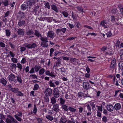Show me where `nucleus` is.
<instances>
[{
  "label": "nucleus",
  "instance_id": "423d86ee",
  "mask_svg": "<svg viewBox=\"0 0 123 123\" xmlns=\"http://www.w3.org/2000/svg\"><path fill=\"white\" fill-rule=\"evenodd\" d=\"M17 79H16L14 80V82L15 83H17V82L20 84H21L22 82V79L20 75H18L16 76Z\"/></svg>",
  "mask_w": 123,
  "mask_h": 123
},
{
  "label": "nucleus",
  "instance_id": "aec40b11",
  "mask_svg": "<svg viewBox=\"0 0 123 123\" xmlns=\"http://www.w3.org/2000/svg\"><path fill=\"white\" fill-rule=\"evenodd\" d=\"M90 105L92 107V109L93 111H94L96 110L95 102H92L90 103Z\"/></svg>",
  "mask_w": 123,
  "mask_h": 123
},
{
  "label": "nucleus",
  "instance_id": "37998d69",
  "mask_svg": "<svg viewBox=\"0 0 123 123\" xmlns=\"http://www.w3.org/2000/svg\"><path fill=\"white\" fill-rule=\"evenodd\" d=\"M102 121L104 123H105L107 122V118L105 116H104L102 118Z\"/></svg>",
  "mask_w": 123,
  "mask_h": 123
},
{
  "label": "nucleus",
  "instance_id": "cd10ccee",
  "mask_svg": "<svg viewBox=\"0 0 123 123\" xmlns=\"http://www.w3.org/2000/svg\"><path fill=\"white\" fill-rule=\"evenodd\" d=\"M120 55V58L121 60H123V49H121L119 52Z\"/></svg>",
  "mask_w": 123,
  "mask_h": 123
},
{
  "label": "nucleus",
  "instance_id": "3c124183",
  "mask_svg": "<svg viewBox=\"0 0 123 123\" xmlns=\"http://www.w3.org/2000/svg\"><path fill=\"white\" fill-rule=\"evenodd\" d=\"M11 60L14 63H16L18 62L16 58L13 57L12 58Z\"/></svg>",
  "mask_w": 123,
  "mask_h": 123
},
{
  "label": "nucleus",
  "instance_id": "f8f14e48",
  "mask_svg": "<svg viewBox=\"0 0 123 123\" xmlns=\"http://www.w3.org/2000/svg\"><path fill=\"white\" fill-rule=\"evenodd\" d=\"M114 109L116 111L120 110L121 108L120 104L119 103L116 104L114 106Z\"/></svg>",
  "mask_w": 123,
  "mask_h": 123
},
{
  "label": "nucleus",
  "instance_id": "f03ea898",
  "mask_svg": "<svg viewBox=\"0 0 123 123\" xmlns=\"http://www.w3.org/2000/svg\"><path fill=\"white\" fill-rule=\"evenodd\" d=\"M83 88L86 90L92 88L90 86V84L88 82H84L83 83Z\"/></svg>",
  "mask_w": 123,
  "mask_h": 123
},
{
  "label": "nucleus",
  "instance_id": "0eeeda50",
  "mask_svg": "<svg viewBox=\"0 0 123 123\" xmlns=\"http://www.w3.org/2000/svg\"><path fill=\"white\" fill-rule=\"evenodd\" d=\"M35 2V0H29L27 1L26 4L28 7H29V8L30 9L31 8V6L32 4L34 3Z\"/></svg>",
  "mask_w": 123,
  "mask_h": 123
},
{
  "label": "nucleus",
  "instance_id": "473e14b6",
  "mask_svg": "<svg viewBox=\"0 0 123 123\" xmlns=\"http://www.w3.org/2000/svg\"><path fill=\"white\" fill-rule=\"evenodd\" d=\"M6 35L7 37L11 35V32L9 30L7 29L5 30Z\"/></svg>",
  "mask_w": 123,
  "mask_h": 123
},
{
  "label": "nucleus",
  "instance_id": "a211bd4d",
  "mask_svg": "<svg viewBox=\"0 0 123 123\" xmlns=\"http://www.w3.org/2000/svg\"><path fill=\"white\" fill-rule=\"evenodd\" d=\"M25 24V21L22 19H20L19 21L18 22V25L19 26H21L24 25Z\"/></svg>",
  "mask_w": 123,
  "mask_h": 123
},
{
  "label": "nucleus",
  "instance_id": "ddd939ff",
  "mask_svg": "<svg viewBox=\"0 0 123 123\" xmlns=\"http://www.w3.org/2000/svg\"><path fill=\"white\" fill-rule=\"evenodd\" d=\"M106 108L107 110L110 112L113 111L114 109V107L111 105H107Z\"/></svg>",
  "mask_w": 123,
  "mask_h": 123
},
{
  "label": "nucleus",
  "instance_id": "b1692460",
  "mask_svg": "<svg viewBox=\"0 0 123 123\" xmlns=\"http://www.w3.org/2000/svg\"><path fill=\"white\" fill-rule=\"evenodd\" d=\"M19 17L21 18H25V15L24 12H21L20 11L19 12Z\"/></svg>",
  "mask_w": 123,
  "mask_h": 123
},
{
  "label": "nucleus",
  "instance_id": "0e129e2a",
  "mask_svg": "<svg viewBox=\"0 0 123 123\" xmlns=\"http://www.w3.org/2000/svg\"><path fill=\"white\" fill-rule=\"evenodd\" d=\"M59 69L62 72V73L63 72L65 73L66 71L65 70V68L63 67L60 68Z\"/></svg>",
  "mask_w": 123,
  "mask_h": 123
},
{
  "label": "nucleus",
  "instance_id": "774afa93",
  "mask_svg": "<svg viewBox=\"0 0 123 123\" xmlns=\"http://www.w3.org/2000/svg\"><path fill=\"white\" fill-rule=\"evenodd\" d=\"M116 65L114 64L111 63L110 67L112 69H114L116 67Z\"/></svg>",
  "mask_w": 123,
  "mask_h": 123
},
{
  "label": "nucleus",
  "instance_id": "5701e85b",
  "mask_svg": "<svg viewBox=\"0 0 123 123\" xmlns=\"http://www.w3.org/2000/svg\"><path fill=\"white\" fill-rule=\"evenodd\" d=\"M35 32L34 34L37 37H39L40 36L41 37V36H42L41 34H40V32L38 30H35Z\"/></svg>",
  "mask_w": 123,
  "mask_h": 123
},
{
  "label": "nucleus",
  "instance_id": "2eb2a0df",
  "mask_svg": "<svg viewBox=\"0 0 123 123\" xmlns=\"http://www.w3.org/2000/svg\"><path fill=\"white\" fill-rule=\"evenodd\" d=\"M53 109L54 111L56 112L59 111L60 110L59 109V105L57 104H56L54 105Z\"/></svg>",
  "mask_w": 123,
  "mask_h": 123
},
{
  "label": "nucleus",
  "instance_id": "79ce46f5",
  "mask_svg": "<svg viewBox=\"0 0 123 123\" xmlns=\"http://www.w3.org/2000/svg\"><path fill=\"white\" fill-rule=\"evenodd\" d=\"M84 94L81 92H79L78 94V96L80 97H82L83 96H84Z\"/></svg>",
  "mask_w": 123,
  "mask_h": 123
},
{
  "label": "nucleus",
  "instance_id": "2f4dec72",
  "mask_svg": "<svg viewBox=\"0 0 123 123\" xmlns=\"http://www.w3.org/2000/svg\"><path fill=\"white\" fill-rule=\"evenodd\" d=\"M34 69L36 72H38L41 68V67L39 65H36L34 67Z\"/></svg>",
  "mask_w": 123,
  "mask_h": 123
},
{
  "label": "nucleus",
  "instance_id": "a878e982",
  "mask_svg": "<svg viewBox=\"0 0 123 123\" xmlns=\"http://www.w3.org/2000/svg\"><path fill=\"white\" fill-rule=\"evenodd\" d=\"M60 99V104L61 105H63L64 104L65 101L64 99H63L62 98H59L58 100Z\"/></svg>",
  "mask_w": 123,
  "mask_h": 123
},
{
  "label": "nucleus",
  "instance_id": "4468645a",
  "mask_svg": "<svg viewBox=\"0 0 123 123\" xmlns=\"http://www.w3.org/2000/svg\"><path fill=\"white\" fill-rule=\"evenodd\" d=\"M25 33L27 35L30 36L33 34L34 33V31L32 29H28V30H26Z\"/></svg>",
  "mask_w": 123,
  "mask_h": 123
},
{
  "label": "nucleus",
  "instance_id": "f3484780",
  "mask_svg": "<svg viewBox=\"0 0 123 123\" xmlns=\"http://www.w3.org/2000/svg\"><path fill=\"white\" fill-rule=\"evenodd\" d=\"M0 81L4 86H5L7 82V81L3 78L0 79Z\"/></svg>",
  "mask_w": 123,
  "mask_h": 123
},
{
  "label": "nucleus",
  "instance_id": "5fc2aeb1",
  "mask_svg": "<svg viewBox=\"0 0 123 123\" xmlns=\"http://www.w3.org/2000/svg\"><path fill=\"white\" fill-rule=\"evenodd\" d=\"M49 84L50 86L51 87H55V86L54 83H53L51 81H50L49 82Z\"/></svg>",
  "mask_w": 123,
  "mask_h": 123
},
{
  "label": "nucleus",
  "instance_id": "ea45409f",
  "mask_svg": "<svg viewBox=\"0 0 123 123\" xmlns=\"http://www.w3.org/2000/svg\"><path fill=\"white\" fill-rule=\"evenodd\" d=\"M11 90L12 92L14 93H17L18 90V89L17 88L11 89Z\"/></svg>",
  "mask_w": 123,
  "mask_h": 123
},
{
  "label": "nucleus",
  "instance_id": "e2e57ef3",
  "mask_svg": "<svg viewBox=\"0 0 123 123\" xmlns=\"http://www.w3.org/2000/svg\"><path fill=\"white\" fill-rule=\"evenodd\" d=\"M20 51L21 52H22L25 51L26 49V48L24 47H21Z\"/></svg>",
  "mask_w": 123,
  "mask_h": 123
},
{
  "label": "nucleus",
  "instance_id": "6e6552de",
  "mask_svg": "<svg viewBox=\"0 0 123 123\" xmlns=\"http://www.w3.org/2000/svg\"><path fill=\"white\" fill-rule=\"evenodd\" d=\"M33 10L35 12V15H37L39 14V6L38 5H37V6H35L34 8L33 9Z\"/></svg>",
  "mask_w": 123,
  "mask_h": 123
},
{
  "label": "nucleus",
  "instance_id": "bf43d9fd",
  "mask_svg": "<svg viewBox=\"0 0 123 123\" xmlns=\"http://www.w3.org/2000/svg\"><path fill=\"white\" fill-rule=\"evenodd\" d=\"M10 66L12 68H16L17 67V66L16 65L13 63H11Z\"/></svg>",
  "mask_w": 123,
  "mask_h": 123
},
{
  "label": "nucleus",
  "instance_id": "dca6fc26",
  "mask_svg": "<svg viewBox=\"0 0 123 123\" xmlns=\"http://www.w3.org/2000/svg\"><path fill=\"white\" fill-rule=\"evenodd\" d=\"M40 37V40L42 41H43L42 43H46L48 42V39L47 38L48 37H43L42 36H41Z\"/></svg>",
  "mask_w": 123,
  "mask_h": 123
},
{
  "label": "nucleus",
  "instance_id": "9d476101",
  "mask_svg": "<svg viewBox=\"0 0 123 123\" xmlns=\"http://www.w3.org/2000/svg\"><path fill=\"white\" fill-rule=\"evenodd\" d=\"M108 23L106 21L104 20L101 22L100 25L103 26L104 28H107L109 27V26L107 24Z\"/></svg>",
  "mask_w": 123,
  "mask_h": 123
},
{
  "label": "nucleus",
  "instance_id": "e433bc0d",
  "mask_svg": "<svg viewBox=\"0 0 123 123\" xmlns=\"http://www.w3.org/2000/svg\"><path fill=\"white\" fill-rule=\"evenodd\" d=\"M68 109L71 112H74L76 111V109L75 108L71 107H69L68 108Z\"/></svg>",
  "mask_w": 123,
  "mask_h": 123
},
{
  "label": "nucleus",
  "instance_id": "393cba45",
  "mask_svg": "<svg viewBox=\"0 0 123 123\" xmlns=\"http://www.w3.org/2000/svg\"><path fill=\"white\" fill-rule=\"evenodd\" d=\"M118 67L121 69H123V62H120L118 63Z\"/></svg>",
  "mask_w": 123,
  "mask_h": 123
},
{
  "label": "nucleus",
  "instance_id": "6ab92c4d",
  "mask_svg": "<svg viewBox=\"0 0 123 123\" xmlns=\"http://www.w3.org/2000/svg\"><path fill=\"white\" fill-rule=\"evenodd\" d=\"M24 32L23 30L21 29H18L17 31L18 34L20 35H24Z\"/></svg>",
  "mask_w": 123,
  "mask_h": 123
},
{
  "label": "nucleus",
  "instance_id": "4be33fe9",
  "mask_svg": "<svg viewBox=\"0 0 123 123\" xmlns=\"http://www.w3.org/2000/svg\"><path fill=\"white\" fill-rule=\"evenodd\" d=\"M51 7H52V9L57 12H58L57 8L56 5H52L51 6Z\"/></svg>",
  "mask_w": 123,
  "mask_h": 123
},
{
  "label": "nucleus",
  "instance_id": "4d7b16f0",
  "mask_svg": "<svg viewBox=\"0 0 123 123\" xmlns=\"http://www.w3.org/2000/svg\"><path fill=\"white\" fill-rule=\"evenodd\" d=\"M30 77H32L33 79H34L36 78V79H37V76L36 74H31L30 75Z\"/></svg>",
  "mask_w": 123,
  "mask_h": 123
},
{
  "label": "nucleus",
  "instance_id": "69168bd1",
  "mask_svg": "<svg viewBox=\"0 0 123 123\" xmlns=\"http://www.w3.org/2000/svg\"><path fill=\"white\" fill-rule=\"evenodd\" d=\"M8 1L7 0H5L3 3V4L4 5V6H8Z\"/></svg>",
  "mask_w": 123,
  "mask_h": 123
},
{
  "label": "nucleus",
  "instance_id": "bb28decb",
  "mask_svg": "<svg viewBox=\"0 0 123 123\" xmlns=\"http://www.w3.org/2000/svg\"><path fill=\"white\" fill-rule=\"evenodd\" d=\"M61 13L65 17H67L68 16L69 14L68 13L65 11H62Z\"/></svg>",
  "mask_w": 123,
  "mask_h": 123
},
{
  "label": "nucleus",
  "instance_id": "f257e3e1",
  "mask_svg": "<svg viewBox=\"0 0 123 123\" xmlns=\"http://www.w3.org/2000/svg\"><path fill=\"white\" fill-rule=\"evenodd\" d=\"M7 117L9 118L6 119V122L7 123H18V122L13 118L12 117L9 115H7Z\"/></svg>",
  "mask_w": 123,
  "mask_h": 123
},
{
  "label": "nucleus",
  "instance_id": "052dcab7",
  "mask_svg": "<svg viewBox=\"0 0 123 123\" xmlns=\"http://www.w3.org/2000/svg\"><path fill=\"white\" fill-rule=\"evenodd\" d=\"M97 107H98V109L99 111L101 112L102 111L103 107L102 105L100 106H97Z\"/></svg>",
  "mask_w": 123,
  "mask_h": 123
},
{
  "label": "nucleus",
  "instance_id": "6e6d98bb",
  "mask_svg": "<svg viewBox=\"0 0 123 123\" xmlns=\"http://www.w3.org/2000/svg\"><path fill=\"white\" fill-rule=\"evenodd\" d=\"M17 67L19 68L20 69V70H21V69H22V66L19 63H18L17 64Z\"/></svg>",
  "mask_w": 123,
  "mask_h": 123
},
{
  "label": "nucleus",
  "instance_id": "13d9d810",
  "mask_svg": "<svg viewBox=\"0 0 123 123\" xmlns=\"http://www.w3.org/2000/svg\"><path fill=\"white\" fill-rule=\"evenodd\" d=\"M37 110V109L36 107V106L35 105H34L33 111V112L35 114H36Z\"/></svg>",
  "mask_w": 123,
  "mask_h": 123
},
{
  "label": "nucleus",
  "instance_id": "09e8293b",
  "mask_svg": "<svg viewBox=\"0 0 123 123\" xmlns=\"http://www.w3.org/2000/svg\"><path fill=\"white\" fill-rule=\"evenodd\" d=\"M14 117L16 118V119L19 121L21 122L22 120V119L20 117L17 116H16V115H14Z\"/></svg>",
  "mask_w": 123,
  "mask_h": 123
},
{
  "label": "nucleus",
  "instance_id": "f704fd0d",
  "mask_svg": "<svg viewBox=\"0 0 123 123\" xmlns=\"http://www.w3.org/2000/svg\"><path fill=\"white\" fill-rule=\"evenodd\" d=\"M67 121V120L66 118L63 117H62L60 120V122H61L62 123H65Z\"/></svg>",
  "mask_w": 123,
  "mask_h": 123
},
{
  "label": "nucleus",
  "instance_id": "412c9836",
  "mask_svg": "<svg viewBox=\"0 0 123 123\" xmlns=\"http://www.w3.org/2000/svg\"><path fill=\"white\" fill-rule=\"evenodd\" d=\"M29 7L27 5V4H23L21 6V9L23 10H25L27 8Z\"/></svg>",
  "mask_w": 123,
  "mask_h": 123
},
{
  "label": "nucleus",
  "instance_id": "680f3d73",
  "mask_svg": "<svg viewBox=\"0 0 123 123\" xmlns=\"http://www.w3.org/2000/svg\"><path fill=\"white\" fill-rule=\"evenodd\" d=\"M111 64H116V60L115 58H113L112 60V61H111Z\"/></svg>",
  "mask_w": 123,
  "mask_h": 123
},
{
  "label": "nucleus",
  "instance_id": "603ef678",
  "mask_svg": "<svg viewBox=\"0 0 123 123\" xmlns=\"http://www.w3.org/2000/svg\"><path fill=\"white\" fill-rule=\"evenodd\" d=\"M39 88V86L37 84H36L34 85L33 90L34 91L37 90Z\"/></svg>",
  "mask_w": 123,
  "mask_h": 123
},
{
  "label": "nucleus",
  "instance_id": "c756f323",
  "mask_svg": "<svg viewBox=\"0 0 123 123\" xmlns=\"http://www.w3.org/2000/svg\"><path fill=\"white\" fill-rule=\"evenodd\" d=\"M46 118L47 119L51 121H52L53 119L52 116L49 115H47L46 117Z\"/></svg>",
  "mask_w": 123,
  "mask_h": 123
},
{
  "label": "nucleus",
  "instance_id": "c03bdc74",
  "mask_svg": "<svg viewBox=\"0 0 123 123\" xmlns=\"http://www.w3.org/2000/svg\"><path fill=\"white\" fill-rule=\"evenodd\" d=\"M62 108L65 111H67L68 110V106L64 104L62 105Z\"/></svg>",
  "mask_w": 123,
  "mask_h": 123
},
{
  "label": "nucleus",
  "instance_id": "39448f33",
  "mask_svg": "<svg viewBox=\"0 0 123 123\" xmlns=\"http://www.w3.org/2000/svg\"><path fill=\"white\" fill-rule=\"evenodd\" d=\"M55 36V33L53 31H49L48 33L47 37L53 38Z\"/></svg>",
  "mask_w": 123,
  "mask_h": 123
},
{
  "label": "nucleus",
  "instance_id": "7ed1b4c3",
  "mask_svg": "<svg viewBox=\"0 0 123 123\" xmlns=\"http://www.w3.org/2000/svg\"><path fill=\"white\" fill-rule=\"evenodd\" d=\"M59 91L57 88H55L53 90V95L54 97L55 98H58L59 97Z\"/></svg>",
  "mask_w": 123,
  "mask_h": 123
},
{
  "label": "nucleus",
  "instance_id": "de8ad7c7",
  "mask_svg": "<svg viewBox=\"0 0 123 123\" xmlns=\"http://www.w3.org/2000/svg\"><path fill=\"white\" fill-rule=\"evenodd\" d=\"M87 109L88 110V112H91V108L89 104H87L86 105Z\"/></svg>",
  "mask_w": 123,
  "mask_h": 123
},
{
  "label": "nucleus",
  "instance_id": "58836bf2",
  "mask_svg": "<svg viewBox=\"0 0 123 123\" xmlns=\"http://www.w3.org/2000/svg\"><path fill=\"white\" fill-rule=\"evenodd\" d=\"M40 45L42 47H43L46 48L48 46V44L42 42L41 43Z\"/></svg>",
  "mask_w": 123,
  "mask_h": 123
},
{
  "label": "nucleus",
  "instance_id": "9b49d317",
  "mask_svg": "<svg viewBox=\"0 0 123 123\" xmlns=\"http://www.w3.org/2000/svg\"><path fill=\"white\" fill-rule=\"evenodd\" d=\"M9 80L11 81H13L15 80V76L13 74H10L8 76Z\"/></svg>",
  "mask_w": 123,
  "mask_h": 123
},
{
  "label": "nucleus",
  "instance_id": "c85d7f7f",
  "mask_svg": "<svg viewBox=\"0 0 123 123\" xmlns=\"http://www.w3.org/2000/svg\"><path fill=\"white\" fill-rule=\"evenodd\" d=\"M51 102L53 105L56 102V101L54 97H52L51 99Z\"/></svg>",
  "mask_w": 123,
  "mask_h": 123
},
{
  "label": "nucleus",
  "instance_id": "a18cd8bd",
  "mask_svg": "<svg viewBox=\"0 0 123 123\" xmlns=\"http://www.w3.org/2000/svg\"><path fill=\"white\" fill-rule=\"evenodd\" d=\"M70 61L71 62H76L78 61V59L73 58H71L70 59Z\"/></svg>",
  "mask_w": 123,
  "mask_h": 123
},
{
  "label": "nucleus",
  "instance_id": "864d4df0",
  "mask_svg": "<svg viewBox=\"0 0 123 123\" xmlns=\"http://www.w3.org/2000/svg\"><path fill=\"white\" fill-rule=\"evenodd\" d=\"M17 92V93H18V96H24L23 94L21 93L20 91H19L18 90Z\"/></svg>",
  "mask_w": 123,
  "mask_h": 123
},
{
  "label": "nucleus",
  "instance_id": "a19ab883",
  "mask_svg": "<svg viewBox=\"0 0 123 123\" xmlns=\"http://www.w3.org/2000/svg\"><path fill=\"white\" fill-rule=\"evenodd\" d=\"M78 109L79 110V112L80 114V115H82V112L83 111V108L82 107H81L78 108Z\"/></svg>",
  "mask_w": 123,
  "mask_h": 123
},
{
  "label": "nucleus",
  "instance_id": "72a5a7b5",
  "mask_svg": "<svg viewBox=\"0 0 123 123\" xmlns=\"http://www.w3.org/2000/svg\"><path fill=\"white\" fill-rule=\"evenodd\" d=\"M61 60L60 58L59 59H58L57 61L56 62V66H60V65H61Z\"/></svg>",
  "mask_w": 123,
  "mask_h": 123
},
{
  "label": "nucleus",
  "instance_id": "1a4fd4ad",
  "mask_svg": "<svg viewBox=\"0 0 123 123\" xmlns=\"http://www.w3.org/2000/svg\"><path fill=\"white\" fill-rule=\"evenodd\" d=\"M37 45L35 43H33L32 44H28L26 46L27 48L28 49L32 48H35V47H37Z\"/></svg>",
  "mask_w": 123,
  "mask_h": 123
},
{
  "label": "nucleus",
  "instance_id": "7c9ffc66",
  "mask_svg": "<svg viewBox=\"0 0 123 123\" xmlns=\"http://www.w3.org/2000/svg\"><path fill=\"white\" fill-rule=\"evenodd\" d=\"M76 8L77 9V10L79 11L82 12H84L83 11L84 9L81 6H77L76 7Z\"/></svg>",
  "mask_w": 123,
  "mask_h": 123
},
{
  "label": "nucleus",
  "instance_id": "338daca9",
  "mask_svg": "<svg viewBox=\"0 0 123 123\" xmlns=\"http://www.w3.org/2000/svg\"><path fill=\"white\" fill-rule=\"evenodd\" d=\"M46 97H44V100L46 102H48L49 101V98Z\"/></svg>",
  "mask_w": 123,
  "mask_h": 123
},
{
  "label": "nucleus",
  "instance_id": "c9c22d12",
  "mask_svg": "<svg viewBox=\"0 0 123 123\" xmlns=\"http://www.w3.org/2000/svg\"><path fill=\"white\" fill-rule=\"evenodd\" d=\"M45 72V69L44 68H42L40 69L39 72L40 75L43 74Z\"/></svg>",
  "mask_w": 123,
  "mask_h": 123
},
{
  "label": "nucleus",
  "instance_id": "8fccbe9b",
  "mask_svg": "<svg viewBox=\"0 0 123 123\" xmlns=\"http://www.w3.org/2000/svg\"><path fill=\"white\" fill-rule=\"evenodd\" d=\"M120 42L119 40H118L117 41L116 43L115 44V46L117 47H118L119 48L120 47Z\"/></svg>",
  "mask_w": 123,
  "mask_h": 123
},
{
  "label": "nucleus",
  "instance_id": "20e7f679",
  "mask_svg": "<svg viewBox=\"0 0 123 123\" xmlns=\"http://www.w3.org/2000/svg\"><path fill=\"white\" fill-rule=\"evenodd\" d=\"M52 92V89L49 88H47L45 92V94L46 96H50Z\"/></svg>",
  "mask_w": 123,
  "mask_h": 123
},
{
  "label": "nucleus",
  "instance_id": "49530a36",
  "mask_svg": "<svg viewBox=\"0 0 123 123\" xmlns=\"http://www.w3.org/2000/svg\"><path fill=\"white\" fill-rule=\"evenodd\" d=\"M46 18L47 20V21L49 22H51L52 21V18H53V17H46Z\"/></svg>",
  "mask_w": 123,
  "mask_h": 123
},
{
  "label": "nucleus",
  "instance_id": "4c0bfd02",
  "mask_svg": "<svg viewBox=\"0 0 123 123\" xmlns=\"http://www.w3.org/2000/svg\"><path fill=\"white\" fill-rule=\"evenodd\" d=\"M44 5L45 8H47L48 9H50V7L49 3L48 2H45L44 3Z\"/></svg>",
  "mask_w": 123,
  "mask_h": 123
}]
</instances>
